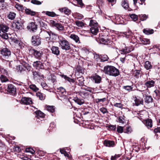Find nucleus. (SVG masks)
<instances>
[{
	"label": "nucleus",
	"mask_w": 160,
	"mask_h": 160,
	"mask_svg": "<svg viewBox=\"0 0 160 160\" xmlns=\"http://www.w3.org/2000/svg\"><path fill=\"white\" fill-rule=\"evenodd\" d=\"M44 34H48L50 37L51 34L55 37L58 38V42L59 43V46L62 49L66 51L69 50L71 49L70 43L65 38H63L61 36H58V35L52 32H44Z\"/></svg>",
	"instance_id": "nucleus-1"
},
{
	"label": "nucleus",
	"mask_w": 160,
	"mask_h": 160,
	"mask_svg": "<svg viewBox=\"0 0 160 160\" xmlns=\"http://www.w3.org/2000/svg\"><path fill=\"white\" fill-rule=\"evenodd\" d=\"M104 72L109 76L116 77L119 74V70L112 66L107 65L104 67Z\"/></svg>",
	"instance_id": "nucleus-2"
},
{
	"label": "nucleus",
	"mask_w": 160,
	"mask_h": 160,
	"mask_svg": "<svg viewBox=\"0 0 160 160\" xmlns=\"http://www.w3.org/2000/svg\"><path fill=\"white\" fill-rule=\"evenodd\" d=\"M102 38L100 39L101 43L106 44L108 47H112V42L111 41V36L109 32L107 31H105L102 35Z\"/></svg>",
	"instance_id": "nucleus-3"
},
{
	"label": "nucleus",
	"mask_w": 160,
	"mask_h": 160,
	"mask_svg": "<svg viewBox=\"0 0 160 160\" xmlns=\"http://www.w3.org/2000/svg\"><path fill=\"white\" fill-rule=\"evenodd\" d=\"M17 68L18 71L22 74L29 72L31 69V67L29 64L26 63L19 65Z\"/></svg>",
	"instance_id": "nucleus-4"
},
{
	"label": "nucleus",
	"mask_w": 160,
	"mask_h": 160,
	"mask_svg": "<svg viewBox=\"0 0 160 160\" xmlns=\"http://www.w3.org/2000/svg\"><path fill=\"white\" fill-rule=\"evenodd\" d=\"M9 29V27L7 25L4 24L0 25V36L3 39H7L8 37L6 33Z\"/></svg>",
	"instance_id": "nucleus-5"
},
{
	"label": "nucleus",
	"mask_w": 160,
	"mask_h": 160,
	"mask_svg": "<svg viewBox=\"0 0 160 160\" xmlns=\"http://www.w3.org/2000/svg\"><path fill=\"white\" fill-rule=\"evenodd\" d=\"M98 23L96 21L93 20L90 21L89 26L91 27L90 31L93 34L96 35L98 32L99 29L98 26Z\"/></svg>",
	"instance_id": "nucleus-6"
},
{
	"label": "nucleus",
	"mask_w": 160,
	"mask_h": 160,
	"mask_svg": "<svg viewBox=\"0 0 160 160\" xmlns=\"http://www.w3.org/2000/svg\"><path fill=\"white\" fill-rule=\"evenodd\" d=\"M30 53L32 54L35 57L39 59H41L42 55V52L35 49L32 48H29L28 49Z\"/></svg>",
	"instance_id": "nucleus-7"
},
{
	"label": "nucleus",
	"mask_w": 160,
	"mask_h": 160,
	"mask_svg": "<svg viewBox=\"0 0 160 160\" xmlns=\"http://www.w3.org/2000/svg\"><path fill=\"white\" fill-rule=\"evenodd\" d=\"M31 42L33 46H38L41 44V40L39 36L34 35L32 37Z\"/></svg>",
	"instance_id": "nucleus-8"
},
{
	"label": "nucleus",
	"mask_w": 160,
	"mask_h": 160,
	"mask_svg": "<svg viewBox=\"0 0 160 160\" xmlns=\"http://www.w3.org/2000/svg\"><path fill=\"white\" fill-rule=\"evenodd\" d=\"M0 53L4 59H8L11 57V52L7 48H4L1 50Z\"/></svg>",
	"instance_id": "nucleus-9"
},
{
	"label": "nucleus",
	"mask_w": 160,
	"mask_h": 160,
	"mask_svg": "<svg viewBox=\"0 0 160 160\" xmlns=\"http://www.w3.org/2000/svg\"><path fill=\"white\" fill-rule=\"evenodd\" d=\"M8 92L11 95L15 96L16 94V88L13 84H9L7 88Z\"/></svg>",
	"instance_id": "nucleus-10"
},
{
	"label": "nucleus",
	"mask_w": 160,
	"mask_h": 160,
	"mask_svg": "<svg viewBox=\"0 0 160 160\" xmlns=\"http://www.w3.org/2000/svg\"><path fill=\"white\" fill-rule=\"evenodd\" d=\"M50 23L52 26L55 27L58 30L62 31L63 30L64 27L61 23H57L54 20L50 21Z\"/></svg>",
	"instance_id": "nucleus-11"
},
{
	"label": "nucleus",
	"mask_w": 160,
	"mask_h": 160,
	"mask_svg": "<svg viewBox=\"0 0 160 160\" xmlns=\"http://www.w3.org/2000/svg\"><path fill=\"white\" fill-rule=\"evenodd\" d=\"M28 29H30L33 32H35L37 29V25L35 22H32L29 23L27 26Z\"/></svg>",
	"instance_id": "nucleus-12"
},
{
	"label": "nucleus",
	"mask_w": 160,
	"mask_h": 160,
	"mask_svg": "<svg viewBox=\"0 0 160 160\" xmlns=\"http://www.w3.org/2000/svg\"><path fill=\"white\" fill-rule=\"evenodd\" d=\"M22 102L24 104L28 105L32 103V99L30 98L24 97L21 99Z\"/></svg>",
	"instance_id": "nucleus-13"
},
{
	"label": "nucleus",
	"mask_w": 160,
	"mask_h": 160,
	"mask_svg": "<svg viewBox=\"0 0 160 160\" xmlns=\"http://www.w3.org/2000/svg\"><path fill=\"white\" fill-rule=\"evenodd\" d=\"M33 65L37 69H42L44 68L42 63L39 61L34 62L33 63Z\"/></svg>",
	"instance_id": "nucleus-14"
},
{
	"label": "nucleus",
	"mask_w": 160,
	"mask_h": 160,
	"mask_svg": "<svg viewBox=\"0 0 160 160\" xmlns=\"http://www.w3.org/2000/svg\"><path fill=\"white\" fill-rule=\"evenodd\" d=\"M133 49L128 47H125V48L122 49L120 50V53L121 54L126 55V53H128L132 51Z\"/></svg>",
	"instance_id": "nucleus-15"
},
{
	"label": "nucleus",
	"mask_w": 160,
	"mask_h": 160,
	"mask_svg": "<svg viewBox=\"0 0 160 160\" xmlns=\"http://www.w3.org/2000/svg\"><path fill=\"white\" fill-rule=\"evenodd\" d=\"M145 82L144 85L147 88H151L154 86L155 82L153 80H148Z\"/></svg>",
	"instance_id": "nucleus-16"
},
{
	"label": "nucleus",
	"mask_w": 160,
	"mask_h": 160,
	"mask_svg": "<svg viewBox=\"0 0 160 160\" xmlns=\"http://www.w3.org/2000/svg\"><path fill=\"white\" fill-rule=\"evenodd\" d=\"M52 53L53 54L58 56L60 54V50L59 48L57 46H53L51 48Z\"/></svg>",
	"instance_id": "nucleus-17"
},
{
	"label": "nucleus",
	"mask_w": 160,
	"mask_h": 160,
	"mask_svg": "<svg viewBox=\"0 0 160 160\" xmlns=\"http://www.w3.org/2000/svg\"><path fill=\"white\" fill-rule=\"evenodd\" d=\"M96 57L99 58L101 62H104L108 61L109 59V58L108 56L106 54L102 55L100 56L96 54Z\"/></svg>",
	"instance_id": "nucleus-18"
},
{
	"label": "nucleus",
	"mask_w": 160,
	"mask_h": 160,
	"mask_svg": "<svg viewBox=\"0 0 160 160\" xmlns=\"http://www.w3.org/2000/svg\"><path fill=\"white\" fill-rule=\"evenodd\" d=\"M93 81H94L95 83H99L101 82V78L98 75L93 76L91 77Z\"/></svg>",
	"instance_id": "nucleus-19"
},
{
	"label": "nucleus",
	"mask_w": 160,
	"mask_h": 160,
	"mask_svg": "<svg viewBox=\"0 0 160 160\" xmlns=\"http://www.w3.org/2000/svg\"><path fill=\"white\" fill-rule=\"evenodd\" d=\"M76 82L78 84V85L81 86H83L84 85V78L82 77H80L76 79Z\"/></svg>",
	"instance_id": "nucleus-20"
},
{
	"label": "nucleus",
	"mask_w": 160,
	"mask_h": 160,
	"mask_svg": "<svg viewBox=\"0 0 160 160\" xmlns=\"http://www.w3.org/2000/svg\"><path fill=\"white\" fill-rule=\"evenodd\" d=\"M103 144L105 146L107 147H113L114 145V142L113 141L106 140H104Z\"/></svg>",
	"instance_id": "nucleus-21"
},
{
	"label": "nucleus",
	"mask_w": 160,
	"mask_h": 160,
	"mask_svg": "<svg viewBox=\"0 0 160 160\" xmlns=\"http://www.w3.org/2000/svg\"><path fill=\"white\" fill-rule=\"evenodd\" d=\"M69 37L71 39L74 40L76 43H81L79 37L77 36L74 34H71Z\"/></svg>",
	"instance_id": "nucleus-22"
},
{
	"label": "nucleus",
	"mask_w": 160,
	"mask_h": 160,
	"mask_svg": "<svg viewBox=\"0 0 160 160\" xmlns=\"http://www.w3.org/2000/svg\"><path fill=\"white\" fill-rule=\"evenodd\" d=\"M145 125L148 128H150L152 126V121L151 119H148L145 121Z\"/></svg>",
	"instance_id": "nucleus-23"
},
{
	"label": "nucleus",
	"mask_w": 160,
	"mask_h": 160,
	"mask_svg": "<svg viewBox=\"0 0 160 160\" xmlns=\"http://www.w3.org/2000/svg\"><path fill=\"white\" fill-rule=\"evenodd\" d=\"M36 117L38 118H43L45 116L44 114L40 111H37L35 112Z\"/></svg>",
	"instance_id": "nucleus-24"
},
{
	"label": "nucleus",
	"mask_w": 160,
	"mask_h": 160,
	"mask_svg": "<svg viewBox=\"0 0 160 160\" xmlns=\"http://www.w3.org/2000/svg\"><path fill=\"white\" fill-rule=\"evenodd\" d=\"M59 10L61 12H64L65 14L69 15L71 13V11L67 8L65 7L59 9Z\"/></svg>",
	"instance_id": "nucleus-25"
},
{
	"label": "nucleus",
	"mask_w": 160,
	"mask_h": 160,
	"mask_svg": "<svg viewBox=\"0 0 160 160\" xmlns=\"http://www.w3.org/2000/svg\"><path fill=\"white\" fill-rule=\"evenodd\" d=\"M25 12L26 14L30 15L31 16H34L36 14V12L32 11L31 9H25Z\"/></svg>",
	"instance_id": "nucleus-26"
},
{
	"label": "nucleus",
	"mask_w": 160,
	"mask_h": 160,
	"mask_svg": "<svg viewBox=\"0 0 160 160\" xmlns=\"http://www.w3.org/2000/svg\"><path fill=\"white\" fill-rule=\"evenodd\" d=\"M122 6L125 9H127L129 7V4L127 0H123L122 3Z\"/></svg>",
	"instance_id": "nucleus-27"
},
{
	"label": "nucleus",
	"mask_w": 160,
	"mask_h": 160,
	"mask_svg": "<svg viewBox=\"0 0 160 160\" xmlns=\"http://www.w3.org/2000/svg\"><path fill=\"white\" fill-rule=\"evenodd\" d=\"M135 105L137 106H138L140 104H143V100L142 99H138L136 97H135L134 99Z\"/></svg>",
	"instance_id": "nucleus-28"
},
{
	"label": "nucleus",
	"mask_w": 160,
	"mask_h": 160,
	"mask_svg": "<svg viewBox=\"0 0 160 160\" xmlns=\"http://www.w3.org/2000/svg\"><path fill=\"white\" fill-rule=\"evenodd\" d=\"M140 41L142 44L146 45L147 44H149L150 43V41L149 39L145 38H140Z\"/></svg>",
	"instance_id": "nucleus-29"
},
{
	"label": "nucleus",
	"mask_w": 160,
	"mask_h": 160,
	"mask_svg": "<svg viewBox=\"0 0 160 160\" xmlns=\"http://www.w3.org/2000/svg\"><path fill=\"white\" fill-rule=\"evenodd\" d=\"M36 96L41 100H44L45 97V94L39 92H38L36 93Z\"/></svg>",
	"instance_id": "nucleus-30"
},
{
	"label": "nucleus",
	"mask_w": 160,
	"mask_h": 160,
	"mask_svg": "<svg viewBox=\"0 0 160 160\" xmlns=\"http://www.w3.org/2000/svg\"><path fill=\"white\" fill-rule=\"evenodd\" d=\"M144 67L147 70L151 69L152 66L151 64V62L149 61H146L144 64Z\"/></svg>",
	"instance_id": "nucleus-31"
},
{
	"label": "nucleus",
	"mask_w": 160,
	"mask_h": 160,
	"mask_svg": "<svg viewBox=\"0 0 160 160\" xmlns=\"http://www.w3.org/2000/svg\"><path fill=\"white\" fill-rule=\"evenodd\" d=\"M153 99L150 96H146L145 98V102L148 103H149L152 102Z\"/></svg>",
	"instance_id": "nucleus-32"
},
{
	"label": "nucleus",
	"mask_w": 160,
	"mask_h": 160,
	"mask_svg": "<svg viewBox=\"0 0 160 160\" xmlns=\"http://www.w3.org/2000/svg\"><path fill=\"white\" fill-rule=\"evenodd\" d=\"M45 14L46 15L51 17H55L58 16V15H57L53 12L46 11L45 12Z\"/></svg>",
	"instance_id": "nucleus-33"
},
{
	"label": "nucleus",
	"mask_w": 160,
	"mask_h": 160,
	"mask_svg": "<svg viewBox=\"0 0 160 160\" xmlns=\"http://www.w3.org/2000/svg\"><path fill=\"white\" fill-rule=\"evenodd\" d=\"M143 32L146 34L149 35L153 33L154 32V30L152 29H144L143 30Z\"/></svg>",
	"instance_id": "nucleus-34"
},
{
	"label": "nucleus",
	"mask_w": 160,
	"mask_h": 160,
	"mask_svg": "<svg viewBox=\"0 0 160 160\" xmlns=\"http://www.w3.org/2000/svg\"><path fill=\"white\" fill-rule=\"evenodd\" d=\"M32 74L34 78H37L42 77V75L39 72L34 71L32 72Z\"/></svg>",
	"instance_id": "nucleus-35"
},
{
	"label": "nucleus",
	"mask_w": 160,
	"mask_h": 160,
	"mask_svg": "<svg viewBox=\"0 0 160 160\" xmlns=\"http://www.w3.org/2000/svg\"><path fill=\"white\" fill-rule=\"evenodd\" d=\"M74 100L75 102L79 105H81L84 103V101L83 100L80 99L78 98H75Z\"/></svg>",
	"instance_id": "nucleus-36"
},
{
	"label": "nucleus",
	"mask_w": 160,
	"mask_h": 160,
	"mask_svg": "<svg viewBox=\"0 0 160 160\" xmlns=\"http://www.w3.org/2000/svg\"><path fill=\"white\" fill-rule=\"evenodd\" d=\"M0 79L2 82H5L8 81L7 77L3 75H2L0 77Z\"/></svg>",
	"instance_id": "nucleus-37"
},
{
	"label": "nucleus",
	"mask_w": 160,
	"mask_h": 160,
	"mask_svg": "<svg viewBox=\"0 0 160 160\" xmlns=\"http://www.w3.org/2000/svg\"><path fill=\"white\" fill-rule=\"evenodd\" d=\"M62 77L64 79L67 81H69V82H75L74 80L72 78H70L69 77H67V76L64 75H62Z\"/></svg>",
	"instance_id": "nucleus-38"
},
{
	"label": "nucleus",
	"mask_w": 160,
	"mask_h": 160,
	"mask_svg": "<svg viewBox=\"0 0 160 160\" xmlns=\"http://www.w3.org/2000/svg\"><path fill=\"white\" fill-rule=\"evenodd\" d=\"M29 87L30 89L34 92H36L39 89L34 84H31L30 85Z\"/></svg>",
	"instance_id": "nucleus-39"
},
{
	"label": "nucleus",
	"mask_w": 160,
	"mask_h": 160,
	"mask_svg": "<svg viewBox=\"0 0 160 160\" xmlns=\"http://www.w3.org/2000/svg\"><path fill=\"white\" fill-rule=\"evenodd\" d=\"M14 26L17 29H19L21 27V25L20 23L18 21L16 22L13 24Z\"/></svg>",
	"instance_id": "nucleus-40"
},
{
	"label": "nucleus",
	"mask_w": 160,
	"mask_h": 160,
	"mask_svg": "<svg viewBox=\"0 0 160 160\" xmlns=\"http://www.w3.org/2000/svg\"><path fill=\"white\" fill-rule=\"evenodd\" d=\"M15 16L16 14L15 13L10 12L9 14L8 17L9 19L13 20L15 18Z\"/></svg>",
	"instance_id": "nucleus-41"
},
{
	"label": "nucleus",
	"mask_w": 160,
	"mask_h": 160,
	"mask_svg": "<svg viewBox=\"0 0 160 160\" xmlns=\"http://www.w3.org/2000/svg\"><path fill=\"white\" fill-rule=\"evenodd\" d=\"M47 109L51 112H53L55 111L54 108L53 106H48L47 107Z\"/></svg>",
	"instance_id": "nucleus-42"
},
{
	"label": "nucleus",
	"mask_w": 160,
	"mask_h": 160,
	"mask_svg": "<svg viewBox=\"0 0 160 160\" xmlns=\"http://www.w3.org/2000/svg\"><path fill=\"white\" fill-rule=\"evenodd\" d=\"M140 19L142 21L145 20L148 17V16L146 14H141L139 15Z\"/></svg>",
	"instance_id": "nucleus-43"
},
{
	"label": "nucleus",
	"mask_w": 160,
	"mask_h": 160,
	"mask_svg": "<svg viewBox=\"0 0 160 160\" xmlns=\"http://www.w3.org/2000/svg\"><path fill=\"white\" fill-rule=\"evenodd\" d=\"M25 151L26 152H30L32 154H33L35 152V151L32 148H26Z\"/></svg>",
	"instance_id": "nucleus-44"
},
{
	"label": "nucleus",
	"mask_w": 160,
	"mask_h": 160,
	"mask_svg": "<svg viewBox=\"0 0 160 160\" xmlns=\"http://www.w3.org/2000/svg\"><path fill=\"white\" fill-rule=\"evenodd\" d=\"M130 17L134 21H135L138 19V17L135 14H130Z\"/></svg>",
	"instance_id": "nucleus-45"
},
{
	"label": "nucleus",
	"mask_w": 160,
	"mask_h": 160,
	"mask_svg": "<svg viewBox=\"0 0 160 160\" xmlns=\"http://www.w3.org/2000/svg\"><path fill=\"white\" fill-rule=\"evenodd\" d=\"M75 23L76 25L80 27H82L84 26V24L82 22L79 21H76Z\"/></svg>",
	"instance_id": "nucleus-46"
},
{
	"label": "nucleus",
	"mask_w": 160,
	"mask_h": 160,
	"mask_svg": "<svg viewBox=\"0 0 160 160\" xmlns=\"http://www.w3.org/2000/svg\"><path fill=\"white\" fill-rule=\"evenodd\" d=\"M141 71L140 70H137L135 72L134 76L136 78H138L140 74Z\"/></svg>",
	"instance_id": "nucleus-47"
},
{
	"label": "nucleus",
	"mask_w": 160,
	"mask_h": 160,
	"mask_svg": "<svg viewBox=\"0 0 160 160\" xmlns=\"http://www.w3.org/2000/svg\"><path fill=\"white\" fill-rule=\"evenodd\" d=\"M123 34L126 36V38H128L129 36L132 35V32L130 31H128V32H123Z\"/></svg>",
	"instance_id": "nucleus-48"
},
{
	"label": "nucleus",
	"mask_w": 160,
	"mask_h": 160,
	"mask_svg": "<svg viewBox=\"0 0 160 160\" xmlns=\"http://www.w3.org/2000/svg\"><path fill=\"white\" fill-rule=\"evenodd\" d=\"M31 2L33 4L37 5H41L42 4L41 2L37 0H32Z\"/></svg>",
	"instance_id": "nucleus-49"
},
{
	"label": "nucleus",
	"mask_w": 160,
	"mask_h": 160,
	"mask_svg": "<svg viewBox=\"0 0 160 160\" xmlns=\"http://www.w3.org/2000/svg\"><path fill=\"white\" fill-rule=\"evenodd\" d=\"M123 127L122 126H118L117 128V131L120 133H122L123 132Z\"/></svg>",
	"instance_id": "nucleus-50"
},
{
	"label": "nucleus",
	"mask_w": 160,
	"mask_h": 160,
	"mask_svg": "<svg viewBox=\"0 0 160 160\" xmlns=\"http://www.w3.org/2000/svg\"><path fill=\"white\" fill-rule=\"evenodd\" d=\"M114 107H117L120 108H122L123 105L121 103H116L113 105Z\"/></svg>",
	"instance_id": "nucleus-51"
},
{
	"label": "nucleus",
	"mask_w": 160,
	"mask_h": 160,
	"mask_svg": "<svg viewBox=\"0 0 160 160\" xmlns=\"http://www.w3.org/2000/svg\"><path fill=\"white\" fill-rule=\"evenodd\" d=\"M106 100V98H102V99H99V98H97V99H96L95 100H96V103H98L100 102H104Z\"/></svg>",
	"instance_id": "nucleus-52"
},
{
	"label": "nucleus",
	"mask_w": 160,
	"mask_h": 160,
	"mask_svg": "<svg viewBox=\"0 0 160 160\" xmlns=\"http://www.w3.org/2000/svg\"><path fill=\"white\" fill-rule=\"evenodd\" d=\"M100 111L102 112L103 114L108 113V110L106 108L104 107L100 109Z\"/></svg>",
	"instance_id": "nucleus-53"
},
{
	"label": "nucleus",
	"mask_w": 160,
	"mask_h": 160,
	"mask_svg": "<svg viewBox=\"0 0 160 160\" xmlns=\"http://www.w3.org/2000/svg\"><path fill=\"white\" fill-rule=\"evenodd\" d=\"M120 155L119 154L115 155V156H112L111 159V160H116L118 158L120 157Z\"/></svg>",
	"instance_id": "nucleus-54"
},
{
	"label": "nucleus",
	"mask_w": 160,
	"mask_h": 160,
	"mask_svg": "<svg viewBox=\"0 0 160 160\" xmlns=\"http://www.w3.org/2000/svg\"><path fill=\"white\" fill-rule=\"evenodd\" d=\"M60 152L62 154H63L65 156L68 157V153L64 149H60Z\"/></svg>",
	"instance_id": "nucleus-55"
},
{
	"label": "nucleus",
	"mask_w": 160,
	"mask_h": 160,
	"mask_svg": "<svg viewBox=\"0 0 160 160\" xmlns=\"http://www.w3.org/2000/svg\"><path fill=\"white\" fill-rule=\"evenodd\" d=\"M123 88L125 89V90L129 91L130 90H131L132 88L131 87V86H124L123 87Z\"/></svg>",
	"instance_id": "nucleus-56"
},
{
	"label": "nucleus",
	"mask_w": 160,
	"mask_h": 160,
	"mask_svg": "<svg viewBox=\"0 0 160 160\" xmlns=\"http://www.w3.org/2000/svg\"><path fill=\"white\" fill-rule=\"evenodd\" d=\"M124 119L122 117H120L119 118L118 120V122L120 123H122V124H124Z\"/></svg>",
	"instance_id": "nucleus-57"
},
{
	"label": "nucleus",
	"mask_w": 160,
	"mask_h": 160,
	"mask_svg": "<svg viewBox=\"0 0 160 160\" xmlns=\"http://www.w3.org/2000/svg\"><path fill=\"white\" fill-rule=\"evenodd\" d=\"M58 90L60 91L61 92L64 94L65 93V90L64 88L63 87H61L58 88Z\"/></svg>",
	"instance_id": "nucleus-58"
},
{
	"label": "nucleus",
	"mask_w": 160,
	"mask_h": 160,
	"mask_svg": "<svg viewBox=\"0 0 160 160\" xmlns=\"http://www.w3.org/2000/svg\"><path fill=\"white\" fill-rule=\"evenodd\" d=\"M109 128L115 131L116 128V125H110L109 127Z\"/></svg>",
	"instance_id": "nucleus-59"
},
{
	"label": "nucleus",
	"mask_w": 160,
	"mask_h": 160,
	"mask_svg": "<svg viewBox=\"0 0 160 160\" xmlns=\"http://www.w3.org/2000/svg\"><path fill=\"white\" fill-rule=\"evenodd\" d=\"M78 3L79 5L80 6L82 7L84 5L82 0H77Z\"/></svg>",
	"instance_id": "nucleus-60"
},
{
	"label": "nucleus",
	"mask_w": 160,
	"mask_h": 160,
	"mask_svg": "<svg viewBox=\"0 0 160 160\" xmlns=\"http://www.w3.org/2000/svg\"><path fill=\"white\" fill-rule=\"evenodd\" d=\"M108 2L111 3L112 6L116 2V0H107Z\"/></svg>",
	"instance_id": "nucleus-61"
},
{
	"label": "nucleus",
	"mask_w": 160,
	"mask_h": 160,
	"mask_svg": "<svg viewBox=\"0 0 160 160\" xmlns=\"http://www.w3.org/2000/svg\"><path fill=\"white\" fill-rule=\"evenodd\" d=\"M124 56L120 58V60L121 62L123 63H124L125 61V57L126 56V55H123Z\"/></svg>",
	"instance_id": "nucleus-62"
},
{
	"label": "nucleus",
	"mask_w": 160,
	"mask_h": 160,
	"mask_svg": "<svg viewBox=\"0 0 160 160\" xmlns=\"http://www.w3.org/2000/svg\"><path fill=\"white\" fill-rule=\"evenodd\" d=\"M85 90L91 92H93V89L92 88L89 87H87L85 88Z\"/></svg>",
	"instance_id": "nucleus-63"
},
{
	"label": "nucleus",
	"mask_w": 160,
	"mask_h": 160,
	"mask_svg": "<svg viewBox=\"0 0 160 160\" xmlns=\"http://www.w3.org/2000/svg\"><path fill=\"white\" fill-rule=\"evenodd\" d=\"M154 132L155 133H156L158 132L160 133V127L155 129L154 130Z\"/></svg>",
	"instance_id": "nucleus-64"
}]
</instances>
